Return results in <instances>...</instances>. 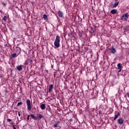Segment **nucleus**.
I'll list each match as a JSON object with an SVG mask.
<instances>
[{"label":"nucleus","mask_w":129,"mask_h":129,"mask_svg":"<svg viewBox=\"0 0 129 129\" xmlns=\"http://www.w3.org/2000/svg\"><path fill=\"white\" fill-rule=\"evenodd\" d=\"M54 45L55 46L54 48H59L60 47V36L59 35L56 36Z\"/></svg>","instance_id":"f257e3e1"},{"label":"nucleus","mask_w":129,"mask_h":129,"mask_svg":"<svg viewBox=\"0 0 129 129\" xmlns=\"http://www.w3.org/2000/svg\"><path fill=\"white\" fill-rule=\"evenodd\" d=\"M128 18V14L125 13L123 14L122 16L121 17V21H123V22H126L127 21V19Z\"/></svg>","instance_id":"f03ea898"},{"label":"nucleus","mask_w":129,"mask_h":129,"mask_svg":"<svg viewBox=\"0 0 129 129\" xmlns=\"http://www.w3.org/2000/svg\"><path fill=\"white\" fill-rule=\"evenodd\" d=\"M26 104L27 105V109L28 110L32 109V105H31V101L29 99L26 100Z\"/></svg>","instance_id":"7ed1b4c3"},{"label":"nucleus","mask_w":129,"mask_h":129,"mask_svg":"<svg viewBox=\"0 0 129 129\" xmlns=\"http://www.w3.org/2000/svg\"><path fill=\"white\" fill-rule=\"evenodd\" d=\"M113 1L115 2V3L113 5H111V8H112V9L116 8V7L118 6V4H119L118 0H113Z\"/></svg>","instance_id":"20e7f679"},{"label":"nucleus","mask_w":129,"mask_h":129,"mask_svg":"<svg viewBox=\"0 0 129 129\" xmlns=\"http://www.w3.org/2000/svg\"><path fill=\"white\" fill-rule=\"evenodd\" d=\"M17 49H18V53L17 54V53H13L12 54V57L13 58H16V57H17V56H19V54H20V53H21V49H20V48H18Z\"/></svg>","instance_id":"39448f33"},{"label":"nucleus","mask_w":129,"mask_h":129,"mask_svg":"<svg viewBox=\"0 0 129 129\" xmlns=\"http://www.w3.org/2000/svg\"><path fill=\"white\" fill-rule=\"evenodd\" d=\"M110 50L112 54H114L116 52V50L113 47L110 48Z\"/></svg>","instance_id":"423d86ee"},{"label":"nucleus","mask_w":129,"mask_h":129,"mask_svg":"<svg viewBox=\"0 0 129 129\" xmlns=\"http://www.w3.org/2000/svg\"><path fill=\"white\" fill-rule=\"evenodd\" d=\"M117 67H118V72L119 73V72H121V68L122 67V66H121V63H119L117 64Z\"/></svg>","instance_id":"0eeeda50"},{"label":"nucleus","mask_w":129,"mask_h":129,"mask_svg":"<svg viewBox=\"0 0 129 129\" xmlns=\"http://www.w3.org/2000/svg\"><path fill=\"white\" fill-rule=\"evenodd\" d=\"M117 121H118V123H119V124H122V123H123L124 121L122 118H120L118 119Z\"/></svg>","instance_id":"6e6552de"},{"label":"nucleus","mask_w":129,"mask_h":129,"mask_svg":"<svg viewBox=\"0 0 129 129\" xmlns=\"http://www.w3.org/2000/svg\"><path fill=\"white\" fill-rule=\"evenodd\" d=\"M17 69L18 71H22L23 70V66L20 65L17 67Z\"/></svg>","instance_id":"1a4fd4ad"},{"label":"nucleus","mask_w":129,"mask_h":129,"mask_svg":"<svg viewBox=\"0 0 129 129\" xmlns=\"http://www.w3.org/2000/svg\"><path fill=\"white\" fill-rule=\"evenodd\" d=\"M59 17L60 18H63V12L62 11H59L57 13Z\"/></svg>","instance_id":"9d476101"},{"label":"nucleus","mask_w":129,"mask_h":129,"mask_svg":"<svg viewBox=\"0 0 129 129\" xmlns=\"http://www.w3.org/2000/svg\"><path fill=\"white\" fill-rule=\"evenodd\" d=\"M110 13L113 15L116 14L117 13V11L115 9H113L110 11Z\"/></svg>","instance_id":"9b49d317"},{"label":"nucleus","mask_w":129,"mask_h":129,"mask_svg":"<svg viewBox=\"0 0 129 129\" xmlns=\"http://www.w3.org/2000/svg\"><path fill=\"white\" fill-rule=\"evenodd\" d=\"M30 116H31L32 118L35 120H37V119H38V118H37V117H36L34 114H30Z\"/></svg>","instance_id":"f8f14e48"},{"label":"nucleus","mask_w":129,"mask_h":129,"mask_svg":"<svg viewBox=\"0 0 129 129\" xmlns=\"http://www.w3.org/2000/svg\"><path fill=\"white\" fill-rule=\"evenodd\" d=\"M40 108H41L42 110L45 109V108H46V105L45 104H42L40 105Z\"/></svg>","instance_id":"ddd939ff"},{"label":"nucleus","mask_w":129,"mask_h":129,"mask_svg":"<svg viewBox=\"0 0 129 129\" xmlns=\"http://www.w3.org/2000/svg\"><path fill=\"white\" fill-rule=\"evenodd\" d=\"M53 85H50L49 86V88H48V91H49V92H51V91L53 89Z\"/></svg>","instance_id":"4468645a"},{"label":"nucleus","mask_w":129,"mask_h":129,"mask_svg":"<svg viewBox=\"0 0 129 129\" xmlns=\"http://www.w3.org/2000/svg\"><path fill=\"white\" fill-rule=\"evenodd\" d=\"M119 116V113H117V114H115L114 117V120H115Z\"/></svg>","instance_id":"2eb2a0df"},{"label":"nucleus","mask_w":129,"mask_h":129,"mask_svg":"<svg viewBox=\"0 0 129 129\" xmlns=\"http://www.w3.org/2000/svg\"><path fill=\"white\" fill-rule=\"evenodd\" d=\"M41 118H43V115L39 114V116H38V119H41Z\"/></svg>","instance_id":"dca6fc26"},{"label":"nucleus","mask_w":129,"mask_h":129,"mask_svg":"<svg viewBox=\"0 0 129 129\" xmlns=\"http://www.w3.org/2000/svg\"><path fill=\"white\" fill-rule=\"evenodd\" d=\"M43 19H44V20H45V21H47V15L44 14L43 15Z\"/></svg>","instance_id":"f3484780"},{"label":"nucleus","mask_w":129,"mask_h":129,"mask_svg":"<svg viewBox=\"0 0 129 129\" xmlns=\"http://www.w3.org/2000/svg\"><path fill=\"white\" fill-rule=\"evenodd\" d=\"M22 104H23V103H22V102H20L18 103L17 106H20V105H22Z\"/></svg>","instance_id":"a211bd4d"},{"label":"nucleus","mask_w":129,"mask_h":129,"mask_svg":"<svg viewBox=\"0 0 129 129\" xmlns=\"http://www.w3.org/2000/svg\"><path fill=\"white\" fill-rule=\"evenodd\" d=\"M58 124H59V122H57V123L54 124L53 125L54 127H57V126H58Z\"/></svg>","instance_id":"6ab92c4d"},{"label":"nucleus","mask_w":129,"mask_h":129,"mask_svg":"<svg viewBox=\"0 0 129 129\" xmlns=\"http://www.w3.org/2000/svg\"><path fill=\"white\" fill-rule=\"evenodd\" d=\"M3 19L4 20V21L5 22L7 21V16H4V18H3Z\"/></svg>","instance_id":"aec40b11"},{"label":"nucleus","mask_w":129,"mask_h":129,"mask_svg":"<svg viewBox=\"0 0 129 129\" xmlns=\"http://www.w3.org/2000/svg\"><path fill=\"white\" fill-rule=\"evenodd\" d=\"M7 121H8V122H10L12 121V119H7Z\"/></svg>","instance_id":"412c9836"},{"label":"nucleus","mask_w":129,"mask_h":129,"mask_svg":"<svg viewBox=\"0 0 129 129\" xmlns=\"http://www.w3.org/2000/svg\"><path fill=\"white\" fill-rule=\"evenodd\" d=\"M24 65H28V61L25 60V62H24Z\"/></svg>","instance_id":"4be33fe9"},{"label":"nucleus","mask_w":129,"mask_h":129,"mask_svg":"<svg viewBox=\"0 0 129 129\" xmlns=\"http://www.w3.org/2000/svg\"><path fill=\"white\" fill-rule=\"evenodd\" d=\"M30 119V115H28L27 116V120H29Z\"/></svg>","instance_id":"5701e85b"},{"label":"nucleus","mask_w":129,"mask_h":129,"mask_svg":"<svg viewBox=\"0 0 129 129\" xmlns=\"http://www.w3.org/2000/svg\"><path fill=\"white\" fill-rule=\"evenodd\" d=\"M2 5H3V6H6L7 5V4H6V3H2Z\"/></svg>","instance_id":"b1692460"},{"label":"nucleus","mask_w":129,"mask_h":129,"mask_svg":"<svg viewBox=\"0 0 129 129\" xmlns=\"http://www.w3.org/2000/svg\"><path fill=\"white\" fill-rule=\"evenodd\" d=\"M126 95L129 97V93H126Z\"/></svg>","instance_id":"393cba45"},{"label":"nucleus","mask_w":129,"mask_h":129,"mask_svg":"<svg viewBox=\"0 0 129 129\" xmlns=\"http://www.w3.org/2000/svg\"><path fill=\"white\" fill-rule=\"evenodd\" d=\"M18 115L19 116H21V114L20 113V112H18Z\"/></svg>","instance_id":"a878e982"},{"label":"nucleus","mask_w":129,"mask_h":129,"mask_svg":"<svg viewBox=\"0 0 129 129\" xmlns=\"http://www.w3.org/2000/svg\"><path fill=\"white\" fill-rule=\"evenodd\" d=\"M70 121H72V119H70Z\"/></svg>","instance_id":"bb28decb"}]
</instances>
